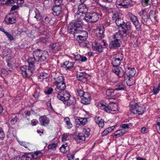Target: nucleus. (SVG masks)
<instances>
[{
	"mask_svg": "<svg viewBox=\"0 0 160 160\" xmlns=\"http://www.w3.org/2000/svg\"><path fill=\"white\" fill-rule=\"evenodd\" d=\"M121 127L123 128L122 129H128L129 128V124H122L121 125Z\"/></svg>",
	"mask_w": 160,
	"mask_h": 160,
	"instance_id": "nucleus-64",
	"label": "nucleus"
},
{
	"mask_svg": "<svg viewBox=\"0 0 160 160\" xmlns=\"http://www.w3.org/2000/svg\"><path fill=\"white\" fill-rule=\"evenodd\" d=\"M84 6L85 5L83 3L79 4L78 7V11L77 12H84L87 10V8Z\"/></svg>",
	"mask_w": 160,
	"mask_h": 160,
	"instance_id": "nucleus-35",
	"label": "nucleus"
},
{
	"mask_svg": "<svg viewBox=\"0 0 160 160\" xmlns=\"http://www.w3.org/2000/svg\"><path fill=\"white\" fill-rule=\"evenodd\" d=\"M64 121L66 122L68 127V128H71L72 127V124L71 123L70 119L68 117H66L64 119Z\"/></svg>",
	"mask_w": 160,
	"mask_h": 160,
	"instance_id": "nucleus-39",
	"label": "nucleus"
},
{
	"mask_svg": "<svg viewBox=\"0 0 160 160\" xmlns=\"http://www.w3.org/2000/svg\"><path fill=\"white\" fill-rule=\"evenodd\" d=\"M82 28L81 23H77L71 24L70 26H68V30L69 33L72 34H79L77 37H83L87 38L88 34L86 31H82L81 29Z\"/></svg>",
	"mask_w": 160,
	"mask_h": 160,
	"instance_id": "nucleus-2",
	"label": "nucleus"
},
{
	"mask_svg": "<svg viewBox=\"0 0 160 160\" xmlns=\"http://www.w3.org/2000/svg\"><path fill=\"white\" fill-rule=\"evenodd\" d=\"M86 13L84 12H77L75 15V20L70 22L68 26H70L71 24L77 23H81V26H82L83 23L82 21L85 20L86 21Z\"/></svg>",
	"mask_w": 160,
	"mask_h": 160,
	"instance_id": "nucleus-4",
	"label": "nucleus"
},
{
	"mask_svg": "<svg viewBox=\"0 0 160 160\" xmlns=\"http://www.w3.org/2000/svg\"><path fill=\"white\" fill-rule=\"evenodd\" d=\"M68 134H64L62 136V141L64 142L67 141L68 139Z\"/></svg>",
	"mask_w": 160,
	"mask_h": 160,
	"instance_id": "nucleus-59",
	"label": "nucleus"
},
{
	"mask_svg": "<svg viewBox=\"0 0 160 160\" xmlns=\"http://www.w3.org/2000/svg\"><path fill=\"white\" fill-rule=\"evenodd\" d=\"M64 103L71 107L73 110L76 108L75 106L76 100L75 98L72 97H70V98L68 99L67 101H66V102H65Z\"/></svg>",
	"mask_w": 160,
	"mask_h": 160,
	"instance_id": "nucleus-16",
	"label": "nucleus"
},
{
	"mask_svg": "<svg viewBox=\"0 0 160 160\" xmlns=\"http://www.w3.org/2000/svg\"><path fill=\"white\" fill-rule=\"evenodd\" d=\"M122 14L118 12H116L113 14L112 19L113 20H116L118 18H121Z\"/></svg>",
	"mask_w": 160,
	"mask_h": 160,
	"instance_id": "nucleus-42",
	"label": "nucleus"
},
{
	"mask_svg": "<svg viewBox=\"0 0 160 160\" xmlns=\"http://www.w3.org/2000/svg\"><path fill=\"white\" fill-rule=\"evenodd\" d=\"M88 122L87 118H78L75 120V122L77 125L82 126L86 124Z\"/></svg>",
	"mask_w": 160,
	"mask_h": 160,
	"instance_id": "nucleus-17",
	"label": "nucleus"
},
{
	"mask_svg": "<svg viewBox=\"0 0 160 160\" xmlns=\"http://www.w3.org/2000/svg\"><path fill=\"white\" fill-rule=\"evenodd\" d=\"M55 5H61L62 4V0H54Z\"/></svg>",
	"mask_w": 160,
	"mask_h": 160,
	"instance_id": "nucleus-58",
	"label": "nucleus"
},
{
	"mask_svg": "<svg viewBox=\"0 0 160 160\" xmlns=\"http://www.w3.org/2000/svg\"><path fill=\"white\" fill-rule=\"evenodd\" d=\"M71 97L70 94L66 91L60 92L58 93L57 97L60 100L62 101L64 103L66 102Z\"/></svg>",
	"mask_w": 160,
	"mask_h": 160,
	"instance_id": "nucleus-7",
	"label": "nucleus"
},
{
	"mask_svg": "<svg viewBox=\"0 0 160 160\" xmlns=\"http://www.w3.org/2000/svg\"><path fill=\"white\" fill-rule=\"evenodd\" d=\"M5 22L7 24H11L14 23L16 22V17L13 14H9L6 17Z\"/></svg>",
	"mask_w": 160,
	"mask_h": 160,
	"instance_id": "nucleus-9",
	"label": "nucleus"
},
{
	"mask_svg": "<svg viewBox=\"0 0 160 160\" xmlns=\"http://www.w3.org/2000/svg\"><path fill=\"white\" fill-rule=\"evenodd\" d=\"M5 34L10 41L13 40L14 38L13 36L8 32H5Z\"/></svg>",
	"mask_w": 160,
	"mask_h": 160,
	"instance_id": "nucleus-54",
	"label": "nucleus"
},
{
	"mask_svg": "<svg viewBox=\"0 0 160 160\" xmlns=\"http://www.w3.org/2000/svg\"><path fill=\"white\" fill-rule=\"evenodd\" d=\"M85 137L84 133H79L78 135L75 136L74 138V139L78 142H81L85 141Z\"/></svg>",
	"mask_w": 160,
	"mask_h": 160,
	"instance_id": "nucleus-22",
	"label": "nucleus"
},
{
	"mask_svg": "<svg viewBox=\"0 0 160 160\" xmlns=\"http://www.w3.org/2000/svg\"><path fill=\"white\" fill-rule=\"evenodd\" d=\"M128 15L130 19L132 22H134L138 19L137 17L132 13L129 12L128 13Z\"/></svg>",
	"mask_w": 160,
	"mask_h": 160,
	"instance_id": "nucleus-41",
	"label": "nucleus"
},
{
	"mask_svg": "<svg viewBox=\"0 0 160 160\" xmlns=\"http://www.w3.org/2000/svg\"><path fill=\"white\" fill-rule=\"evenodd\" d=\"M116 105L114 103H110L108 104L105 102H101L98 103V108L104 110L105 112H111V111H115L114 107Z\"/></svg>",
	"mask_w": 160,
	"mask_h": 160,
	"instance_id": "nucleus-3",
	"label": "nucleus"
},
{
	"mask_svg": "<svg viewBox=\"0 0 160 160\" xmlns=\"http://www.w3.org/2000/svg\"><path fill=\"white\" fill-rule=\"evenodd\" d=\"M121 30L123 34L127 35L128 31H131L132 29V26L130 22H127L123 23L122 27Z\"/></svg>",
	"mask_w": 160,
	"mask_h": 160,
	"instance_id": "nucleus-8",
	"label": "nucleus"
},
{
	"mask_svg": "<svg viewBox=\"0 0 160 160\" xmlns=\"http://www.w3.org/2000/svg\"><path fill=\"white\" fill-rule=\"evenodd\" d=\"M77 78L79 81L85 82L87 80V74L82 72H79L77 74Z\"/></svg>",
	"mask_w": 160,
	"mask_h": 160,
	"instance_id": "nucleus-18",
	"label": "nucleus"
},
{
	"mask_svg": "<svg viewBox=\"0 0 160 160\" xmlns=\"http://www.w3.org/2000/svg\"><path fill=\"white\" fill-rule=\"evenodd\" d=\"M126 130L124 129H120L116 131L114 133V136L115 138H118L125 133Z\"/></svg>",
	"mask_w": 160,
	"mask_h": 160,
	"instance_id": "nucleus-25",
	"label": "nucleus"
},
{
	"mask_svg": "<svg viewBox=\"0 0 160 160\" xmlns=\"http://www.w3.org/2000/svg\"><path fill=\"white\" fill-rule=\"evenodd\" d=\"M113 92V89H109L106 91V94L107 96L110 97V98H112V96L113 94L112 92Z\"/></svg>",
	"mask_w": 160,
	"mask_h": 160,
	"instance_id": "nucleus-50",
	"label": "nucleus"
},
{
	"mask_svg": "<svg viewBox=\"0 0 160 160\" xmlns=\"http://www.w3.org/2000/svg\"><path fill=\"white\" fill-rule=\"evenodd\" d=\"M121 0H117L115 4L117 7L118 8H121L124 7L123 2H121Z\"/></svg>",
	"mask_w": 160,
	"mask_h": 160,
	"instance_id": "nucleus-45",
	"label": "nucleus"
},
{
	"mask_svg": "<svg viewBox=\"0 0 160 160\" xmlns=\"http://www.w3.org/2000/svg\"><path fill=\"white\" fill-rule=\"evenodd\" d=\"M130 110L131 112L134 114L142 115L144 112L143 108L139 106L136 103L134 104H131Z\"/></svg>",
	"mask_w": 160,
	"mask_h": 160,
	"instance_id": "nucleus-6",
	"label": "nucleus"
},
{
	"mask_svg": "<svg viewBox=\"0 0 160 160\" xmlns=\"http://www.w3.org/2000/svg\"><path fill=\"white\" fill-rule=\"evenodd\" d=\"M39 121L41 125L43 126H47L49 124L50 120L46 116H42L39 117Z\"/></svg>",
	"mask_w": 160,
	"mask_h": 160,
	"instance_id": "nucleus-12",
	"label": "nucleus"
},
{
	"mask_svg": "<svg viewBox=\"0 0 160 160\" xmlns=\"http://www.w3.org/2000/svg\"><path fill=\"white\" fill-rule=\"evenodd\" d=\"M64 78L62 76H59L57 78L56 80V83H62L64 82Z\"/></svg>",
	"mask_w": 160,
	"mask_h": 160,
	"instance_id": "nucleus-48",
	"label": "nucleus"
},
{
	"mask_svg": "<svg viewBox=\"0 0 160 160\" xmlns=\"http://www.w3.org/2000/svg\"><path fill=\"white\" fill-rule=\"evenodd\" d=\"M133 23L135 25L137 30L139 31L140 28V24L138 19L134 22H133Z\"/></svg>",
	"mask_w": 160,
	"mask_h": 160,
	"instance_id": "nucleus-49",
	"label": "nucleus"
},
{
	"mask_svg": "<svg viewBox=\"0 0 160 160\" xmlns=\"http://www.w3.org/2000/svg\"><path fill=\"white\" fill-rule=\"evenodd\" d=\"M156 127L158 132L160 134V117H159L157 120Z\"/></svg>",
	"mask_w": 160,
	"mask_h": 160,
	"instance_id": "nucleus-46",
	"label": "nucleus"
},
{
	"mask_svg": "<svg viewBox=\"0 0 160 160\" xmlns=\"http://www.w3.org/2000/svg\"><path fill=\"white\" fill-rule=\"evenodd\" d=\"M118 66H113L112 70L118 77H122L124 76V72L123 70Z\"/></svg>",
	"mask_w": 160,
	"mask_h": 160,
	"instance_id": "nucleus-10",
	"label": "nucleus"
},
{
	"mask_svg": "<svg viewBox=\"0 0 160 160\" xmlns=\"http://www.w3.org/2000/svg\"><path fill=\"white\" fill-rule=\"evenodd\" d=\"M34 12L35 13V16L34 18L37 20L38 21H40L42 18V17L40 15V12L37 8H35L34 10Z\"/></svg>",
	"mask_w": 160,
	"mask_h": 160,
	"instance_id": "nucleus-33",
	"label": "nucleus"
},
{
	"mask_svg": "<svg viewBox=\"0 0 160 160\" xmlns=\"http://www.w3.org/2000/svg\"><path fill=\"white\" fill-rule=\"evenodd\" d=\"M90 129L88 128H84L83 130V132L85 133V134L88 137L89 136L90 134Z\"/></svg>",
	"mask_w": 160,
	"mask_h": 160,
	"instance_id": "nucleus-56",
	"label": "nucleus"
},
{
	"mask_svg": "<svg viewBox=\"0 0 160 160\" xmlns=\"http://www.w3.org/2000/svg\"><path fill=\"white\" fill-rule=\"evenodd\" d=\"M117 90L116 89H113V92H112L113 94L112 96V99H115L116 98L118 97L119 96V94L116 92Z\"/></svg>",
	"mask_w": 160,
	"mask_h": 160,
	"instance_id": "nucleus-52",
	"label": "nucleus"
},
{
	"mask_svg": "<svg viewBox=\"0 0 160 160\" xmlns=\"http://www.w3.org/2000/svg\"><path fill=\"white\" fill-rule=\"evenodd\" d=\"M92 49L99 53L102 52L103 48L102 45L96 42H93L92 44Z\"/></svg>",
	"mask_w": 160,
	"mask_h": 160,
	"instance_id": "nucleus-13",
	"label": "nucleus"
},
{
	"mask_svg": "<svg viewBox=\"0 0 160 160\" xmlns=\"http://www.w3.org/2000/svg\"><path fill=\"white\" fill-rule=\"evenodd\" d=\"M42 155V153L40 151H38L35 152L32 155V157L34 159H37L38 158H40Z\"/></svg>",
	"mask_w": 160,
	"mask_h": 160,
	"instance_id": "nucleus-36",
	"label": "nucleus"
},
{
	"mask_svg": "<svg viewBox=\"0 0 160 160\" xmlns=\"http://www.w3.org/2000/svg\"><path fill=\"white\" fill-rule=\"evenodd\" d=\"M105 29L103 26H102L97 28L96 30V36L98 39H101L104 37V32Z\"/></svg>",
	"mask_w": 160,
	"mask_h": 160,
	"instance_id": "nucleus-11",
	"label": "nucleus"
},
{
	"mask_svg": "<svg viewBox=\"0 0 160 160\" xmlns=\"http://www.w3.org/2000/svg\"><path fill=\"white\" fill-rule=\"evenodd\" d=\"M115 23L118 26L122 27L123 23L124 22L123 20L121 18L115 20Z\"/></svg>",
	"mask_w": 160,
	"mask_h": 160,
	"instance_id": "nucleus-38",
	"label": "nucleus"
},
{
	"mask_svg": "<svg viewBox=\"0 0 160 160\" xmlns=\"http://www.w3.org/2000/svg\"><path fill=\"white\" fill-rule=\"evenodd\" d=\"M62 47L61 44L59 43H56L53 44L50 46V48L52 51L56 53L60 51Z\"/></svg>",
	"mask_w": 160,
	"mask_h": 160,
	"instance_id": "nucleus-15",
	"label": "nucleus"
},
{
	"mask_svg": "<svg viewBox=\"0 0 160 160\" xmlns=\"http://www.w3.org/2000/svg\"><path fill=\"white\" fill-rule=\"evenodd\" d=\"M132 3L131 0H124L123 3L124 4V7L125 8H128L130 6Z\"/></svg>",
	"mask_w": 160,
	"mask_h": 160,
	"instance_id": "nucleus-43",
	"label": "nucleus"
},
{
	"mask_svg": "<svg viewBox=\"0 0 160 160\" xmlns=\"http://www.w3.org/2000/svg\"><path fill=\"white\" fill-rule=\"evenodd\" d=\"M56 87L55 90L58 93L60 92L64 91L66 88V85L65 82L56 83Z\"/></svg>",
	"mask_w": 160,
	"mask_h": 160,
	"instance_id": "nucleus-14",
	"label": "nucleus"
},
{
	"mask_svg": "<svg viewBox=\"0 0 160 160\" xmlns=\"http://www.w3.org/2000/svg\"><path fill=\"white\" fill-rule=\"evenodd\" d=\"M120 45L118 40L114 39L112 40L110 43L109 47L110 48H118L120 47Z\"/></svg>",
	"mask_w": 160,
	"mask_h": 160,
	"instance_id": "nucleus-20",
	"label": "nucleus"
},
{
	"mask_svg": "<svg viewBox=\"0 0 160 160\" xmlns=\"http://www.w3.org/2000/svg\"><path fill=\"white\" fill-rule=\"evenodd\" d=\"M126 35V34H123V32H122V31L121 30V31L117 32L114 35V39L119 40L125 36Z\"/></svg>",
	"mask_w": 160,
	"mask_h": 160,
	"instance_id": "nucleus-27",
	"label": "nucleus"
},
{
	"mask_svg": "<svg viewBox=\"0 0 160 160\" xmlns=\"http://www.w3.org/2000/svg\"><path fill=\"white\" fill-rule=\"evenodd\" d=\"M68 146L67 143H66L62 145L61 147L59 149L60 151L64 153H66L68 150Z\"/></svg>",
	"mask_w": 160,
	"mask_h": 160,
	"instance_id": "nucleus-34",
	"label": "nucleus"
},
{
	"mask_svg": "<svg viewBox=\"0 0 160 160\" xmlns=\"http://www.w3.org/2000/svg\"><path fill=\"white\" fill-rule=\"evenodd\" d=\"M18 120L19 119L18 118L17 116H15V117L13 118L12 119L10 122L11 124L14 125L16 123Z\"/></svg>",
	"mask_w": 160,
	"mask_h": 160,
	"instance_id": "nucleus-55",
	"label": "nucleus"
},
{
	"mask_svg": "<svg viewBox=\"0 0 160 160\" xmlns=\"http://www.w3.org/2000/svg\"><path fill=\"white\" fill-rule=\"evenodd\" d=\"M125 79L127 80V84L129 86H132L135 82V81L132 78H130L128 75L127 77H125Z\"/></svg>",
	"mask_w": 160,
	"mask_h": 160,
	"instance_id": "nucleus-28",
	"label": "nucleus"
},
{
	"mask_svg": "<svg viewBox=\"0 0 160 160\" xmlns=\"http://www.w3.org/2000/svg\"><path fill=\"white\" fill-rule=\"evenodd\" d=\"M122 61V60H119V59H117V58L113 57L112 59V64L113 66H118L119 65Z\"/></svg>",
	"mask_w": 160,
	"mask_h": 160,
	"instance_id": "nucleus-30",
	"label": "nucleus"
},
{
	"mask_svg": "<svg viewBox=\"0 0 160 160\" xmlns=\"http://www.w3.org/2000/svg\"><path fill=\"white\" fill-rule=\"evenodd\" d=\"M33 57H29L28 60V67L23 65L21 68V74L23 77L29 78L33 74L34 70L35 62H43L48 57V52L45 50L37 49L33 52Z\"/></svg>",
	"mask_w": 160,
	"mask_h": 160,
	"instance_id": "nucleus-1",
	"label": "nucleus"
},
{
	"mask_svg": "<svg viewBox=\"0 0 160 160\" xmlns=\"http://www.w3.org/2000/svg\"><path fill=\"white\" fill-rule=\"evenodd\" d=\"M125 71L126 73L131 77L134 76L136 72L135 68H130L129 67L125 68Z\"/></svg>",
	"mask_w": 160,
	"mask_h": 160,
	"instance_id": "nucleus-21",
	"label": "nucleus"
},
{
	"mask_svg": "<svg viewBox=\"0 0 160 160\" xmlns=\"http://www.w3.org/2000/svg\"><path fill=\"white\" fill-rule=\"evenodd\" d=\"M63 65L67 68V69H70L72 68L73 64L72 62L69 61H66L63 64Z\"/></svg>",
	"mask_w": 160,
	"mask_h": 160,
	"instance_id": "nucleus-31",
	"label": "nucleus"
},
{
	"mask_svg": "<svg viewBox=\"0 0 160 160\" xmlns=\"http://www.w3.org/2000/svg\"><path fill=\"white\" fill-rule=\"evenodd\" d=\"M14 0H0V6L6 4L7 5H10L14 3Z\"/></svg>",
	"mask_w": 160,
	"mask_h": 160,
	"instance_id": "nucleus-29",
	"label": "nucleus"
},
{
	"mask_svg": "<svg viewBox=\"0 0 160 160\" xmlns=\"http://www.w3.org/2000/svg\"><path fill=\"white\" fill-rule=\"evenodd\" d=\"M91 98H88L85 97L82 98L81 99V102L84 104H87L90 103Z\"/></svg>",
	"mask_w": 160,
	"mask_h": 160,
	"instance_id": "nucleus-40",
	"label": "nucleus"
},
{
	"mask_svg": "<svg viewBox=\"0 0 160 160\" xmlns=\"http://www.w3.org/2000/svg\"><path fill=\"white\" fill-rule=\"evenodd\" d=\"M78 86L79 88L76 89V93L78 95L82 97L83 95L84 92L82 90V87L80 85H78Z\"/></svg>",
	"mask_w": 160,
	"mask_h": 160,
	"instance_id": "nucleus-32",
	"label": "nucleus"
},
{
	"mask_svg": "<svg viewBox=\"0 0 160 160\" xmlns=\"http://www.w3.org/2000/svg\"><path fill=\"white\" fill-rule=\"evenodd\" d=\"M104 121L103 119L101 120L100 122H99V123H98L99 127L102 128L104 126Z\"/></svg>",
	"mask_w": 160,
	"mask_h": 160,
	"instance_id": "nucleus-62",
	"label": "nucleus"
},
{
	"mask_svg": "<svg viewBox=\"0 0 160 160\" xmlns=\"http://www.w3.org/2000/svg\"><path fill=\"white\" fill-rule=\"evenodd\" d=\"M58 147L57 143L54 142L49 144L48 146V148L52 150H55L56 148Z\"/></svg>",
	"mask_w": 160,
	"mask_h": 160,
	"instance_id": "nucleus-37",
	"label": "nucleus"
},
{
	"mask_svg": "<svg viewBox=\"0 0 160 160\" xmlns=\"http://www.w3.org/2000/svg\"><path fill=\"white\" fill-rule=\"evenodd\" d=\"M51 20L50 18L48 17H46L43 20V22L45 23L46 24H48L50 22Z\"/></svg>",
	"mask_w": 160,
	"mask_h": 160,
	"instance_id": "nucleus-61",
	"label": "nucleus"
},
{
	"mask_svg": "<svg viewBox=\"0 0 160 160\" xmlns=\"http://www.w3.org/2000/svg\"><path fill=\"white\" fill-rule=\"evenodd\" d=\"M52 10L54 15L58 16L62 12V8L60 5H55L52 8Z\"/></svg>",
	"mask_w": 160,
	"mask_h": 160,
	"instance_id": "nucleus-19",
	"label": "nucleus"
},
{
	"mask_svg": "<svg viewBox=\"0 0 160 160\" xmlns=\"http://www.w3.org/2000/svg\"><path fill=\"white\" fill-rule=\"evenodd\" d=\"M30 154H25L22 155L20 158L21 160H31V158Z\"/></svg>",
	"mask_w": 160,
	"mask_h": 160,
	"instance_id": "nucleus-44",
	"label": "nucleus"
},
{
	"mask_svg": "<svg viewBox=\"0 0 160 160\" xmlns=\"http://www.w3.org/2000/svg\"><path fill=\"white\" fill-rule=\"evenodd\" d=\"M149 17L152 22L157 21V18L156 16V13L154 10H151L150 11Z\"/></svg>",
	"mask_w": 160,
	"mask_h": 160,
	"instance_id": "nucleus-24",
	"label": "nucleus"
},
{
	"mask_svg": "<svg viewBox=\"0 0 160 160\" xmlns=\"http://www.w3.org/2000/svg\"><path fill=\"white\" fill-rule=\"evenodd\" d=\"M114 58H117V59H119V60H121L122 61L123 57L122 54L121 53H116L115 55Z\"/></svg>",
	"mask_w": 160,
	"mask_h": 160,
	"instance_id": "nucleus-51",
	"label": "nucleus"
},
{
	"mask_svg": "<svg viewBox=\"0 0 160 160\" xmlns=\"http://www.w3.org/2000/svg\"><path fill=\"white\" fill-rule=\"evenodd\" d=\"M99 18V15L96 12L86 13V21L87 22H95L98 20Z\"/></svg>",
	"mask_w": 160,
	"mask_h": 160,
	"instance_id": "nucleus-5",
	"label": "nucleus"
},
{
	"mask_svg": "<svg viewBox=\"0 0 160 160\" xmlns=\"http://www.w3.org/2000/svg\"><path fill=\"white\" fill-rule=\"evenodd\" d=\"M18 142L20 145L24 146L26 148H28V145L29 144V143H26L25 142H23L22 141H18Z\"/></svg>",
	"mask_w": 160,
	"mask_h": 160,
	"instance_id": "nucleus-57",
	"label": "nucleus"
},
{
	"mask_svg": "<svg viewBox=\"0 0 160 160\" xmlns=\"http://www.w3.org/2000/svg\"><path fill=\"white\" fill-rule=\"evenodd\" d=\"M152 0H142V3L143 7H146L148 5L150 4Z\"/></svg>",
	"mask_w": 160,
	"mask_h": 160,
	"instance_id": "nucleus-47",
	"label": "nucleus"
},
{
	"mask_svg": "<svg viewBox=\"0 0 160 160\" xmlns=\"http://www.w3.org/2000/svg\"><path fill=\"white\" fill-rule=\"evenodd\" d=\"M116 85L118 87L116 88L117 90H123L125 88V86L123 83L121 81H118L116 82Z\"/></svg>",
	"mask_w": 160,
	"mask_h": 160,
	"instance_id": "nucleus-26",
	"label": "nucleus"
},
{
	"mask_svg": "<svg viewBox=\"0 0 160 160\" xmlns=\"http://www.w3.org/2000/svg\"><path fill=\"white\" fill-rule=\"evenodd\" d=\"M4 95V90L3 88L0 86V98L2 97Z\"/></svg>",
	"mask_w": 160,
	"mask_h": 160,
	"instance_id": "nucleus-63",
	"label": "nucleus"
},
{
	"mask_svg": "<svg viewBox=\"0 0 160 160\" xmlns=\"http://www.w3.org/2000/svg\"><path fill=\"white\" fill-rule=\"evenodd\" d=\"M53 89L52 88H49L47 90H45L44 92L46 94H50L52 92Z\"/></svg>",
	"mask_w": 160,
	"mask_h": 160,
	"instance_id": "nucleus-60",
	"label": "nucleus"
},
{
	"mask_svg": "<svg viewBox=\"0 0 160 160\" xmlns=\"http://www.w3.org/2000/svg\"><path fill=\"white\" fill-rule=\"evenodd\" d=\"M149 17L148 13L146 11H144L142 13V22L145 25L147 24Z\"/></svg>",
	"mask_w": 160,
	"mask_h": 160,
	"instance_id": "nucleus-23",
	"label": "nucleus"
},
{
	"mask_svg": "<svg viewBox=\"0 0 160 160\" xmlns=\"http://www.w3.org/2000/svg\"><path fill=\"white\" fill-rule=\"evenodd\" d=\"M5 137V134L2 129L0 127V140L4 139Z\"/></svg>",
	"mask_w": 160,
	"mask_h": 160,
	"instance_id": "nucleus-53",
	"label": "nucleus"
}]
</instances>
